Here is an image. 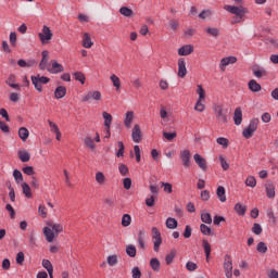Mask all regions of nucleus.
<instances>
[{
    "instance_id": "nucleus-1",
    "label": "nucleus",
    "mask_w": 278,
    "mask_h": 278,
    "mask_svg": "<svg viewBox=\"0 0 278 278\" xmlns=\"http://www.w3.org/2000/svg\"><path fill=\"white\" fill-rule=\"evenodd\" d=\"M224 10H226V12H229L230 14H233L235 16H239V18H245L247 14H249V9L242 4H239V5L226 4L224 7Z\"/></svg>"
},
{
    "instance_id": "nucleus-2",
    "label": "nucleus",
    "mask_w": 278,
    "mask_h": 278,
    "mask_svg": "<svg viewBox=\"0 0 278 278\" xmlns=\"http://www.w3.org/2000/svg\"><path fill=\"white\" fill-rule=\"evenodd\" d=\"M213 112L218 123H229V116L227 115V109L223 108V104H215Z\"/></svg>"
},
{
    "instance_id": "nucleus-3",
    "label": "nucleus",
    "mask_w": 278,
    "mask_h": 278,
    "mask_svg": "<svg viewBox=\"0 0 278 278\" xmlns=\"http://www.w3.org/2000/svg\"><path fill=\"white\" fill-rule=\"evenodd\" d=\"M258 125H260V118L251 119L249 126L242 131L243 138H245L247 140H249L250 138H253V134L257 131Z\"/></svg>"
},
{
    "instance_id": "nucleus-4",
    "label": "nucleus",
    "mask_w": 278,
    "mask_h": 278,
    "mask_svg": "<svg viewBox=\"0 0 278 278\" xmlns=\"http://www.w3.org/2000/svg\"><path fill=\"white\" fill-rule=\"evenodd\" d=\"M31 84L35 86V89L38 92H42V84L47 85L51 81V79L47 76H41L40 74H37L36 76H31Z\"/></svg>"
},
{
    "instance_id": "nucleus-5",
    "label": "nucleus",
    "mask_w": 278,
    "mask_h": 278,
    "mask_svg": "<svg viewBox=\"0 0 278 278\" xmlns=\"http://www.w3.org/2000/svg\"><path fill=\"white\" fill-rule=\"evenodd\" d=\"M38 38L41 45H49V42L53 40V31H51V28H49V26L43 25L41 31L38 34Z\"/></svg>"
},
{
    "instance_id": "nucleus-6",
    "label": "nucleus",
    "mask_w": 278,
    "mask_h": 278,
    "mask_svg": "<svg viewBox=\"0 0 278 278\" xmlns=\"http://www.w3.org/2000/svg\"><path fill=\"white\" fill-rule=\"evenodd\" d=\"M152 240L154 244V251L157 253L160 251V247H162V232H160V229L157 227H152Z\"/></svg>"
},
{
    "instance_id": "nucleus-7",
    "label": "nucleus",
    "mask_w": 278,
    "mask_h": 278,
    "mask_svg": "<svg viewBox=\"0 0 278 278\" xmlns=\"http://www.w3.org/2000/svg\"><path fill=\"white\" fill-rule=\"evenodd\" d=\"M224 269L227 278L233 277V263L231 262V256L226 254L224 257Z\"/></svg>"
},
{
    "instance_id": "nucleus-8",
    "label": "nucleus",
    "mask_w": 278,
    "mask_h": 278,
    "mask_svg": "<svg viewBox=\"0 0 278 278\" xmlns=\"http://www.w3.org/2000/svg\"><path fill=\"white\" fill-rule=\"evenodd\" d=\"M193 160L204 173L207 170V161L201 154H194Z\"/></svg>"
},
{
    "instance_id": "nucleus-9",
    "label": "nucleus",
    "mask_w": 278,
    "mask_h": 278,
    "mask_svg": "<svg viewBox=\"0 0 278 278\" xmlns=\"http://www.w3.org/2000/svg\"><path fill=\"white\" fill-rule=\"evenodd\" d=\"M238 62V58L236 56H227L220 60L219 68L225 72V66H229V64H236Z\"/></svg>"
},
{
    "instance_id": "nucleus-10",
    "label": "nucleus",
    "mask_w": 278,
    "mask_h": 278,
    "mask_svg": "<svg viewBox=\"0 0 278 278\" xmlns=\"http://www.w3.org/2000/svg\"><path fill=\"white\" fill-rule=\"evenodd\" d=\"M190 157H191L190 150H182L180 152V160L185 168H190Z\"/></svg>"
},
{
    "instance_id": "nucleus-11",
    "label": "nucleus",
    "mask_w": 278,
    "mask_h": 278,
    "mask_svg": "<svg viewBox=\"0 0 278 278\" xmlns=\"http://www.w3.org/2000/svg\"><path fill=\"white\" fill-rule=\"evenodd\" d=\"M252 73L257 79H262V77H267L268 72L264 67H260L257 65L252 67Z\"/></svg>"
},
{
    "instance_id": "nucleus-12",
    "label": "nucleus",
    "mask_w": 278,
    "mask_h": 278,
    "mask_svg": "<svg viewBox=\"0 0 278 278\" xmlns=\"http://www.w3.org/2000/svg\"><path fill=\"white\" fill-rule=\"evenodd\" d=\"M188 75V70L186 68V60L179 59L178 60V77L184 79Z\"/></svg>"
},
{
    "instance_id": "nucleus-13",
    "label": "nucleus",
    "mask_w": 278,
    "mask_h": 278,
    "mask_svg": "<svg viewBox=\"0 0 278 278\" xmlns=\"http://www.w3.org/2000/svg\"><path fill=\"white\" fill-rule=\"evenodd\" d=\"M131 138L134 142H140L142 140V130L140 129V125L136 124L132 128Z\"/></svg>"
},
{
    "instance_id": "nucleus-14",
    "label": "nucleus",
    "mask_w": 278,
    "mask_h": 278,
    "mask_svg": "<svg viewBox=\"0 0 278 278\" xmlns=\"http://www.w3.org/2000/svg\"><path fill=\"white\" fill-rule=\"evenodd\" d=\"M52 67H47V71L49 73L58 74V73H64V66L62 64L58 63V61L52 60L51 61Z\"/></svg>"
},
{
    "instance_id": "nucleus-15",
    "label": "nucleus",
    "mask_w": 278,
    "mask_h": 278,
    "mask_svg": "<svg viewBox=\"0 0 278 278\" xmlns=\"http://www.w3.org/2000/svg\"><path fill=\"white\" fill-rule=\"evenodd\" d=\"M93 99L94 101H101V93L99 91H89L84 98L83 101L84 103H87Z\"/></svg>"
},
{
    "instance_id": "nucleus-16",
    "label": "nucleus",
    "mask_w": 278,
    "mask_h": 278,
    "mask_svg": "<svg viewBox=\"0 0 278 278\" xmlns=\"http://www.w3.org/2000/svg\"><path fill=\"white\" fill-rule=\"evenodd\" d=\"M265 190H266V195L268 199H275V184L273 181L267 180L265 184Z\"/></svg>"
},
{
    "instance_id": "nucleus-17",
    "label": "nucleus",
    "mask_w": 278,
    "mask_h": 278,
    "mask_svg": "<svg viewBox=\"0 0 278 278\" xmlns=\"http://www.w3.org/2000/svg\"><path fill=\"white\" fill-rule=\"evenodd\" d=\"M43 236L46 237L47 242H53V240H55V232L50 226L43 227Z\"/></svg>"
},
{
    "instance_id": "nucleus-18",
    "label": "nucleus",
    "mask_w": 278,
    "mask_h": 278,
    "mask_svg": "<svg viewBox=\"0 0 278 278\" xmlns=\"http://www.w3.org/2000/svg\"><path fill=\"white\" fill-rule=\"evenodd\" d=\"M42 59L39 63L40 71H47V64L49 63V51L43 50L41 52Z\"/></svg>"
},
{
    "instance_id": "nucleus-19",
    "label": "nucleus",
    "mask_w": 278,
    "mask_h": 278,
    "mask_svg": "<svg viewBox=\"0 0 278 278\" xmlns=\"http://www.w3.org/2000/svg\"><path fill=\"white\" fill-rule=\"evenodd\" d=\"M248 87L251 92H260L262 90V85H260V83H257L255 79H251L248 83Z\"/></svg>"
},
{
    "instance_id": "nucleus-20",
    "label": "nucleus",
    "mask_w": 278,
    "mask_h": 278,
    "mask_svg": "<svg viewBox=\"0 0 278 278\" xmlns=\"http://www.w3.org/2000/svg\"><path fill=\"white\" fill-rule=\"evenodd\" d=\"M190 53H194V47L191 45L182 46L178 50V55H190Z\"/></svg>"
},
{
    "instance_id": "nucleus-21",
    "label": "nucleus",
    "mask_w": 278,
    "mask_h": 278,
    "mask_svg": "<svg viewBox=\"0 0 278 278\" xmlns=\"http://www.w3.org/2000/svg\"><path fill=\"white\" fill-rule=\"evenodd\" d=\"M235 125H242V108L238 106L233 112Z\"/></svg>"
},
{
    "instance_id": "nucleus-22",
    "label": "nucleus",
    "mask_w": 278,
    "mask_h": 278,
    "mask_svg": "<svg viewBox=\"0 0 278 278\" xmlns=\"http://www.w3.org/2000/svg\"><path fill=\"white\" fill-rule=\"evenodd\" d=\"M92 45H94V42H92V39L90 38V34L85 33L83 37V47L85 49H92Z\"/></svg>"
},
{
    "instance_id": "nucleus-23",
    "label": "nucleus",
    "mask_w": 278,
    "mask_h": 278,
    "mask_svg": "<svg viewBox=\"0 0 278 278\" xmlns=\"http://www.w3.org/2000/svg\"><path fill=\"white\" fill-rule=\"evenodd\" d=\"M202 247L205 253V257H206V262H210V255L212 253V245L210 244V242L207 240H203L202 241Z\"/></svg>"
},
{
    "instance_id": "nucleus-24",
    "label": "nucleus",
    "mask_w": 278,
    "mask_h": 278,
    "mask_svg": "<svg viewBox=\"0 0 278 278\" xmlns=\"http://www.w3.org/2000/svg\"><path fill=\"white\" fill-rule=\"evenodd\" d=\"M17 156L21 160V162H24V163L29 162V160H31V154H29L27 150H18Z\"/></svg>"
},
{
    "instance_id": "nucleus-25",
    "label": "nucleus",
    "mask_w": 278,
    "mask_h": 278,
    "mask_svg": "<svg viewBox=\"0 0 278 278\" xmlns=\"http://www.w3.org/2000/svg\"><path fill=\"white\" fill-rule=\"evenodd\" d=\"M131 123H134V111H128L126 112L124 125L127 129H131Z\"/></svg>"
},
{
    "instance_id": "nucleus-26",
    "label": "nucleus",
    "mask_w": 278,
    "mask_h": 278,
    "mask_svg": "<svg viewBox=\"0 0 278 278\" xmlns=\"http://www.w3.org/2000/svg\"><path fill=\"white\" fill-rule=\"evenodd\" d=\"M48 227H50V229L54 231L55 236L64 231V226H62L61 224H54L53 222L48 223Z\"/></svg>"
},
{
    "instance_id": "nucleus-27",
    "label": "nucleus",
    "mask_w": 278,
    "mask_h": 278,
    "mask_svg": "<svg viewBox=\"0 0 278 278\" xmlns=\"http://www.w3.org/2000/svg\"><path fill=\"white\" fill-rule=\"evenodd\" d=\"M66 97V87L64 86H59L56 87L54 91V98L55 99H64Z\"/></svg>"
},
{
    "instance_id": "nucleus-28",
    "label": "nucleus",
    "mask_w": 278,
    "mask_h": 278,
    "mask_svg": "<svg viewBox=\"0 0 278 278\" xmlns=\"http://www.w3.org/2000/svg\"><path fill=\"white\" fill-rule=\"evenodd\" d=\"M204 31L208 35L212 36V38H218L220 36V29L216 27H207L204 29Z\"/></svg>"
},
{
    "instance_id": "nucleus-29",
    "label": "nucleus",
    "mask_w": 278,
    "mask_h": 278,
    "mask_svg": "<svg viewBox=\"0 0 278 278\" xmlns=\"http://www.w3.org/2000/svg\"><path fill=\"white\" fill-rule=\"evenodd\" d=\"M233 210L238 216H244V214H247V205H243L242 203H237Z\"/></svg>"
},
{
    "instance_id": "nucleus-30",
    "label": "nucleus",
    "mask_w": 278,
    "mask_h": 278,
    "mask_svg": "<svg viewBox=\"0 0 278 278\" xmlns=\"http://www.w3.org/2000/svg\"><path fill=\"white\" fill-rule=\"evenodd\" d=\"M102 116L104 118V127H105V129H110V127L112 126V121H113L112 114H110L108 112H103Z\"/></svg>"
},
{
    "instance_id": "nucleus-31",
    "label": "nucleus",
    "mask_w": 278,
    "mask_h": 278,
    "mask_svg": "<svg viewBox=\"0 0 278 278\" xmlns=\"http://www.w3.org/2000/svg\"><path fill=\"white\" fill-rule=\"evenodd\" d=\"M216 194L222 203H225V201H227V195L225 194V187L219 186L217 188Z\"/></svg>"
},
{
    "instance_id": "nucleus-32",
    "label": "nucleus",
    "mask_w": 278,
    "mask_h": 278,
    "mask_svg": "<svg viewBox=\"0 0 278 278\" xmlns=\"http://www.w3.org/2000/svg\"><path fill=\"white\" fill-rule=\"evenodd\" d=\"M22 190L23 194L26 197V199H31V187L27 182L22 184Z\"/></svg>"
},
{
    "instance_id": "nucleus-33",
    "label": "nucleus",
    "mask_w": 278,
    "mask_h": 278,
    "mask_svg": "<svg viewBox=\"0 0 278 278\" xmlns=\"http://www.w3.org/2000/svg\"><path fill=\"white\" fill-rule=\"evenodd\" d=\"M119 14H122L123 16H126L127 18H131V16H134V10L127 7H122L119 9Z\"/></svg>"
},
{
    "instance_id": "nucleus-34",
    "label": "nucleus",
    "mask_w": 278,
    "mask_h": 278,
    "mask_svg": "<svg viewBox=\"0 0 278 278\" xmlns=\"http://www.w3.org/2000/svg\"><path fill=\"white\" fill-rule=\"evenodd\" d=\"M144 236H146L144 230H139L138 244L140 247V249H142L143 251H144V249H147V245L144 244Z\"/></svg>"
},
{
    "instance_id": "nucleus-35",
    "label": "nucleus",
    "mask_w": 278,
    "mask_h": 278,
    "mask_svg": "<svg viewBox=\"0 0 278 278\" xmlns=\"http://www.w3.org/2000/svg\"><path fill=\"white\" fill-rule=\"evenodd\" d=\"M18 136L23 142H25L29 138V130L25 127H21L18 130Z\"/></svg>"
},
{
    "instance_id": "nucleus-36",
    "label": "nucleus",
    "mask_w": 278,
    "mask_h": 278,
    "mask_svg": "<svg viewBox=\"0 0 278 278\" xmlns=\"http://www.w3.org/2000/svg\"><path fill=\"white\" fill-rule=\"evenodd\" d=\"M160 266H161L160 260L155 257L151 258L150 267L152 268V270H154V273H160Z\"/></svg>"
},
{
    "instance_id": "nucleus-37",
    "label": "nucleus",
    "mask_w": 278,
    "mask_h": 278,
    "mask_svg": "<svg viewBox=\"0 0 278 278\" xmlns=\"http://www.w3.org/2000/svg\"><path fill=\"white\" fill-rule=\"evenodd\" d=\"M167 229H177V219L173 218V217H168L166 219V223H165Z\"/></svg>"
},
{
    "instance_id": "nucleus-38",
    "label": "nucleus",
    "mask_w": 278,
    "mask_h": 278,
    "mask_svg": "<svg viewBox=\"0 0 278 278\" xmlns=\"http://www.w3.org/2000/svg\"><path fill=\"white\" fill-rule=\"evenodd\" d=\"M136 245L129 244L126 247V255H128V257H136Z\"/></svg>"
},
{
    "instance_id": "nucleus-39",
    "label": "nucleus",
    "mask_w": 278,
    "mask_h": 278,
    "mask_svg": "<svg viewBox=\"0 0 278 278\" xmlns=\"http://www.w3.org/2000/svg\"><path fill=\"white\" fill-rule=\"evenodd\" d=\"M110 79L114 88H116V90H121V78H118V76H116L115 74H112Z\"/></svg>"
},
{
    "instance_id": "nucleus-40",
    "label": "nucleus",
    "mask_w": 278,
    "mask_h": 278,
    "mask_svg": "<svg viewBox=\"0 0 278 278\" xmlns=\"http://www.w3.org/2000/svg\"><path fill=\"white\" fill-rule=\"evenodd\" d=\"M245 186L249 188H255L257 186V180L255 179V176H248L245 179Z\"/></svg>"
},
{
    "instance_id": "nucleus-41",
    "label": "nucleus",
    "mask_w": 278,
    "mask_h": 278,
    "mask_svg": "<svg viewBox=\"0 0 278 278\" xmlns=\"http://www.w3.org/2000/svg\"><path fill=\"white\" fill-rule=\"evenodd\" d=\"M74 78L76 81H80V84H86V75L83 72H75Z\"/></svg>"
},
{
    "instance_id": "nucleus-42",
    "label": "nucleus",
    "mask_w": 278,
    "mask_h": 278,
    "mask_svg": "<svg viewBox=\"0 0 278 278\" xmlns=\"http://www.w3.org/2000/svg\"><path fill=\"white\" fill-rule=\"evenodd\" d=\"M265 45H267V47L269 49H278V41H277V39L267 38V39H265Z\"/></svg>"
},
{
    "instance_id": "nucleus-43",
    "label": "nucleus",
    "mask_w": 278,
    "mask_h": 278,
    "mask_svg": "<svg viewBox=\"0 0 278 278\" xmlns=\"http://www.w3.org/2000/svg\"><path fill=\"white\" fill-rule=\"evenodd\" d=\"M131 225V215L124 214L122 217V226L123 227H129Z\"/></svg>"
},
{
    "instance_id": "nucleus-44",
    "label": "nucleus",
    "mask_w": 278,
    "mask_h": 278,
    "mask_svg": "<svg viewBox=\"0 0 278 278\" xmlns=\"http://www.w3.org/2000/svg\"><path fill=\"white\" fill-rule=\"evenodd\" d=\"M201 220H202V223H205V225H212V214L202 213L201 214Z\"/></svg>"
},
{
    "instance_id": "nucleus-45",
    "label": "nucleus",
    "mask_w": 278,
    "mask_h": 278,
    "mask_svg": "<svg viewBox=\"0 0 278 278\" xmlns=\"http://www.w3.org/2000/svg\"><path fill=\"white\" fill-rule=\"evenodd\" d=\"M200 231H201V233H203V236H212V228H210L205 224L200 225Z\"/></svg>"
},
{
    "instance_id": "nucleus-46",
    "label": "nucleus",
    "mask_w": 278,
    "mask_h": 278,
    "mask_svg": "<svg viewBox=\"0 0 278 278\" xmlns=\"http://www.w3.org/2000/svg\"><path fill=\"white\" fill-rule=\"evenodd\" d=\"M109 266H116L118 264V256L116 254L110 255L106 258Z\"/></svg>"
},
{
    "instance_id": "nucleus-47",
    "label": "nucleus",
    "mask_w": 278,
    "mask_h": 278,
    "mask_svg": "<svg viewBox=\"0 0 278 278\" xmlns=\"http://www.w3.org/2000/svg\"><path fill=\"white\" fill-rule=\"evenodd\" d=\"M96 181L100 186H103V184H105V175L102 172H98L96 174Z\"/></svg>"
},
{
    "instance_id": "nucleus-48",
    "label": "nucleus",
    "mask_w": 278,
    "mask_h": 278,
    "mask_svg": "<svg viewBox=\"0 0 278 278\" xmlns=\"http://www.w3.org/2000/svg\"><path fill=\"white\" fill-rule=\"evenodd\" d=\"M256 250L258 253H266L268 251V247L266 245L265 242H258L257 245H256Z\"/></svg>"
},
{
    "instance_id": "nucleus-49",
    "label": "nucleus",
    "mask_w": 278,
    "mask_h": 278,
    "mask_svg": "<svg viewBox=\"0 0 278 278\" xmlns=\"http://www.w3.org/2000/svg\"><path fill=\"white\" fill-rule=\"evenodd\" d=\"M175 255H177V252L172 251L169 254L165 256V262L167 266H170V264H173V261L175 260Z\"/></svg>"
},
{
    "instance_id": "nucleus-50",
    "label": "nucleus",
    "mask_w": 278,
    "mask_h": 278,
    "mask_svg": "<svg viewBox=\"0 0 278 278\" xmlns=\"http://www.w3.org/2000/svg\"><path fill=\"white\" fill-rule=\"evenodd\" d=\"M216 142L217 144H220L224 149H227V147H229V139L225 137L217 138Z\"/></svg>"
},
{
    "instance_id": "nucleus-51",
    "label": "nucleus",
    "mask_w": 278,
    "mask_h": 278,
    "mask_svg": "<svg viewBox=\"0 0 278 278\" xmlns=\"http://www.w3.org/2000/svg\"><path fill=\"white\" fill-rule=\"evenodd\" d=\"M13 177H14L16 184H21V181H23V173H21V170H18V169L13 170Z\"/></svg>"
},
{
    "instance_id": "nucleus-52",
    "label": "nucleus",
    "mask_w": 278,
    "mask_h": 278,
    "mask_svg": "<svg viewBox=\"0 0 278 278\" xmlns=\"http://www.w3.org/2000/svg\"><path fill=\"white\" fill-rule=\"evenodd\" d=\"M85 144L91 149V151H94V149L97 148V146H94V140H92L91 137H86L85 138Z\"/></svg>"
},
{
    "instance_id": "nucleus-53",
    "label": "nucleus",
    "mask_w": 278,
    "mask_h": 278,
    "mask_svg": "<svg viewBox=\"0 0 278 278\" xmlns=\"http://www.w3.org/2000/svg\"><path fill=\"white\" fill-rule=\"evenodd\" d=\"M186 268H187V270H189V273H194V270H197V268H199V265H197V263H194V262L189 261L186 264Z\"/></svg>"
},
{
    "instance_id": "nucleus-54",
    "label": "nucleus",
    "mask_w": 278,
    "mask_h": 278,
    "mask_svg": "<svg viewBox=\"0 0 278 278\" xmlns=\"http://www.w3.org/2000/svg\"><path fill=\"white\" fill-rule=\"evenodd\" d=\"M262 231V225H260L258 223L253 224L252 233H255V236H261Z\"/></svg>"
},
{
    "instance_id": "nucleus-55",
    "label": "nucleus",
    "mask_w": 278,
    "mask_h": 278,
    "mask_svg": "<svg viewBox=\"0 0 278 278\" xmlns=\"http://www.w3.org/2000/svg\"><path fill=\"white\" fill-rule=\"evenodd\" d=\"M118 170L123 177H126V175H129V167L125 164H119Z\"/></svg>"
},
{
    "instance_id": "nucleus-56",
    "label": "nucleus",
    "mask_w": 278,
    "mask_h": 278,
    "mask_svg": "<svg viewBox=\"0 0 278 278\" xmlns=\"http://www.w3.org/2000/svg\"><path fill=\"white\" fill-rule=\"evenodd\" d=\"M162 188H164V192H167V194L173 193V185L169 182H161Z\"/></svg>"
},
{
    "instance_id": "nucleus-57",
    "label": "nucleus",
    "mask_w": 278,
    "mask_h": 278,
    "mask_svg": "<svg viewBox=\"0 0 278 278\" xmlns=\"http://www.w3.org/2000/svg\"><path fill=\"white\" fill-rule=\"evenodd\" d=\"M163 138H165L166 140H168L170 142L172 140H175V138H177V132L176 131H174V132L164 131Z\"/></svg>"
},
{
    "instance_id": "nucleus-58",
    "label": "nucleus",
    "mask_w": 278,
    "mask_h": 278,
    "mask_svg": "<svg viewBox=\"0 0 278 278\" xmlns=\"http://www.w3.org/2000/svg\"><path fill=\"white\" fill-rule=\"evenodd\" d=\"M38 214L41 218H47L48 214H47V206L40 204L38 207Z\"/></svg>"
},
{
    "instance_id": "nucleus-59",
    "label": "nucleus",
    "mask_w": 278,
    "mask_h": 278,
    "mask_svg": "<svg viewBox=\"0 0 278 278\" xmlns=\"http://www.w3.org/2000/svg\"><path fill=\"white\" fill-rule=\"evenodd\" d=\"M42 266H43V268H46V270L48 273L53 270V264H51V261H49V260H43L42 261Z\"/></svg>"
},
{
    "instance_id": "nucleus-60",
    "label": "nucleus",
    "mask_w": 278,
    "mask_h": 278,
    "mask_svg": "<svg viewBox=\"0 0 278 278\" xmlns=\"http://www.w3.org/2000/svg\"><path fill=\"white\" fill-rule=\"evenodd\" d=\"M222 223H225V217L215 215L213 218V224L216 225V227H219Z\"/></svg>"
},
{
    "instance_id": "nucleus-61",
    "label": "nucleus",
    "mask_w": 278,
    "mask_h": 278,
    "mask_svg": "<svg viewBox=\"0 0 278 278\" xmlns=\"http://www.w3.org/2000/svg\"><path fill=\"white\" fill-rule=\"evenodd\" d=\"M22 170H23L24 175H28V176L36 175V172H34V167L33 166L23 167Z\"/></svg>"
},
{
    "instance_id": "nucleus-62",
    "label": "nucleus",
    "mask_w": 278,
    "mask_h": 278,
    "mask_svg": "<svg viewBox=\"0 0 278 278\" xmlns=\"http://www.w3.org/2000/svg\"><path fill=\"white\" fill-rule=\"evenodd\" d=\"M132 273V278H141L142 277V271H140V267H134L131 269Z\"/></svg>"
},
{
    "instance_id": "nucleus-63",
    "label": "nucleus",
    "mask_w": 278,
    "mask_h": 278,
    "mask_svg": "<svg viewBox=\"0 0 278 278\" xmlns=\"http://www.w3.org/2000/svg\"><path fill=\"white\" fill-rule=\"evenodd\" d=\"M219 162L223 170H229V163H227V160H225L223 155L219 156Z\"/></svg>"
},
{
    "instance_id": "nucleus-64",
    "label": "nucleus",
    "mask_w": 278,
    "mask_h": 278,
    "mask_svg": "<svg viewBox=\"0 0 278 278\" xmlns=\"http://www.w3.org/2000/svg\"><path fill=\"white\" fill-rule=\"evenodd\" d=\"M9 40H10L11 46L16 47V33H11Z\"/></svg>"
}]
</instances>
